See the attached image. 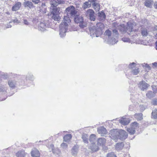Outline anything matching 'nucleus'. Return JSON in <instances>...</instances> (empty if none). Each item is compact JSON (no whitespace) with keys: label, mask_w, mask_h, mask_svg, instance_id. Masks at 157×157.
Returning a JSON list of instances; mask_svg holds the SVG:
<instances>
[{"label":"nucleus","mask_w":157,"mask_h":157,"mask_svg":"<svg viewBox=\"0 0 157 157\" xmlns=\"http://www.w3.org/2000/svg\"><path fill=\"white\" fill-rule=\"evenodd\" d=\"M122 40L124 42H128L129 41V39L127 37H123L122 39Z\"/></svg>","instance_id":"obj_46"},{"label":"nucleus","mask_w":157,"mask_h":157,"mask_svg":"<svg viewBox=\"0 0 157 157\" xmlns=\"http://www.w3.org/2000/svg\"><path fill=\"white\" fill-rule=\"evenodd\" d=\"M107 157H117V156L113 152L108 153Z\"/></svg>","instance_id":"obj_40"},{"label":"nucleus","mask_w":157,"mask_h":157,"mask_svg":"<svg viewBox=\"0 0 157 157\" xmlns=\"http://www.w3.org/2000/svg\"><path fill=\"white\" fill-rule=\"evenodd\" d=\"M31 154L32 157H40V153L39 151L35 148L32 149L31 151Z\"/></svg>","instance_id":"obj_10"},{"label":"nucleus","mask_w":157,"mask_h":157,"mask_svg":"<svg viewBox=\"0 0 157 157\" xmlns=\"http://www.w3.org/2000/svg\"><path fill=\"white\" fill-rule=\"evenodd\" d=\"M156 47L155 48L156 50H157V41L155 43Z\"/></svg>","instance_id":"obj_58"},{"label":"nucleus","mask_w":157,"mask_h":157,"mask_svg":"<svg viewBox=\"0 0 157 157\" xmlns=\"http://www.w3.org/2000/svg\"><path fill=\"white\" fill-rule=\"evenodd\" d=\"M82 138L84 143L87 144L88 143V136L86 134H83Z\"/></svg>","instance_id":"obj_32"},{"label":"nucleus","mask_w":157,"mask_h":157,"mask_svg":"<svg viewBox=\"0 0 157 157\" xmlns=\"http://www.w3.org/2000/svg\"><path fill=\"white\" fill-rule=\"evenodd\" d=\"M3 91L1 89V88H0V91Z\"/></svg>","instance_id":"obj_60"},{"label":"nucleus","mask_w":157,"mask_h":157,"mask_svg":"<svg viewBox=\"0 0 157 157\" xmlns=\"http://www.w3.org/2000/svg\"><path fill=\"white\" fill-rule=\"evenodd\" d=\"M138 124L136 122H134L132 124L130 128H128L127 131L131 134H133L136 132V130L137 129Z\"/></svg>","instance_id":"obj_7"},{"label":"nucleus","mask_w":157,"mask_h":157,"mask_svg":"<svg viewBox=\"0 0 157 157\" xmlns=\"http://www.w3.org/2000/svg\"><path fill=\"white\" fill-rule=\"evenodd\" d=\"M138 68L135 69L133 70L132 71V73L134 75H137L139 72Z\"/></svg>","instance_id":"obj_39"},{"label":"nucleus","mask_w":157,"mask_h":157,"mask_svg":"<svg viewBox=\"0 0 157 157\" xmlns=\"http://www.w3.org/2000/svg\"><path fill=\"white\" fill-rule=\"evenodd\" d=\"M110 136L111 139L117 142L118 139L123 140L125 139L128 137V134L124 130L113 129L110 131Z\"/></svg>","instance_id":"obj_2"},{"label":"nucleus","mask_w":157,"mask_h":157,"mask_svg":"<svg viewBox=\"0 0 157 157\" xmlns=\"http://www.w3.org/2000/svg\"><path fill=\"white\" fill-rule=\"evenodd\" d=\"M12 27L11 25L10 24H7V25L6 26V28H11Z\"/></svg>","instance_id":"obj_56"},{"label":"nucleus","mask_w":157,"mask_h":157,"mask_svg":"<svg viewBox=\"0 0 157 157\" xmlns=\"http://www.w3.org/2000/svg\"><path fill=\"white\" fill-rule=\"evenodd\" d=\"M50 149H51L52 150V151L53 153H55V151L54 149V145L53 144H51L50 145V147H49Z\"/></svg>","instance_id":"obj_48"},{"label":"nucleus","mask_w":157,"mask_h":157,"mask_svg":"<svg viewBox=\"0 0 157 157\" xmlns=\"http://www.w3.org/2000/svg\"><path fill=\"white\" fill-rule=\"evenodd\" d=\"M42 6V7H43V6H45V3H43L42 4V5L41 6V7Z\"/></svg>","instance_id":"obj_57"},{"label":"nucleus","mask_w":157,"mask_h":157,"mask_svg":"<svg viewBox=\"0 0 157 157\" xmlns=\"http://www.w3.org/2000/svg\"><path fill=\"white\" fill-rule=\"evenodd\" d=\"M62 0H51L50 3L52 6L56 7L61 3Z\"/></svg>","instance_id":"obj_15"},{"label":"nucleus","mask_w":157,"mask_h":157,"mask_svg":"<svg viewBox=\"0 0 157 157\" xmlns=\"http://www.w3.org/2000/svg\"><path fill=\"white\" fill-rule=\"evenodd\" d=\"M2 76H0V78L2 77Z\"/></svg>","instance_id":"obj_62"},{"label":"nucleus","mask_w":157,"mask_h":157,"mask_svg":"<svg viewBox=\"0 0 157 157\" xmlns=\"http://www.w3.org/2000/svg\"><path fill=\"white\" fill-rule=\"evenodd\" d=\"M78 152V148L76 146H74L72 149L71 153L73 155H76Z\"/></svg>","instance_id":"obj_26"},{"label":"nucleus","mask_w":157,"mask_h":157,"mask_svg":"<svg viewBox=\"0 0 157 157\" xmlns=\"http://www.w3.org/2000/svg\"><path fill=\"white\" fill-rule=\"evenodd\" d=\"M52 17L55 21H58L60 19V17L59 15H52Z\"/></svg>","instance_id":"obj_34"},{"label":"nucleus","mask_w":157,"mask_h":157,"mask_svg":"<svg viewBox=\"0 0 157 157\" xmlns=\"http://www.w3.org/2000/svg\"><path fill=\"white\" fill-rule=\"evenodd\" d=\"M91 3L88 2H85L82 6V8L84 10L90 8L91 6Z\"/></svg>","instance_id":"obj_22"},{"label":"nucleus","mask_w":157,"mask_h":157,"mask_svg":"<svg viewBox=\"0 0 157 157\" xmlns=\"http://www.w3.org/2000/svg\"><path fill=\"white\" fill-rule=\"evenodd\" d=\"M89 149H90L93 152H96L99 150L98 147L94 143H92L89 147Z\"/></svg>","instance_id":"obj_12"},{"label":"nucleus","mask_w":157,"mask_h":157,"mask_svg":"<svg viewBox=\"0 0 157 157\" xmlns=\"http://www.w3.org/2000/svg\"><path fill=\"white\" fill-rule=\"evenodd\" d=\"M23 22L25 25H29V22L26 19L23 20Z\"/></svg>","instance_id":"obj_51"},{"label":"nucleus","mask_w":157,"mask_h":157,"mask_svg":"<svg viewBox=\"0 0 157 157\" xmlns=\"http://www.w3.org/2000/svg\"><path fill=\"white\" fill-rule=\"evenodd\" d=\"M98 132L101 136H103L107 133V131L105 128L101 127L98 129Z\"/></svg>","instance_id":"obj_13"},{"label":"nucleus","mask_w":157,"mask_h":157,"mask_svg":"<svg viewBox=\"0 0 157 157\" xmlns=\"http://www.w3.org/2000/svg\"><path fill=\"white\" fill-rule=\"evenodd\" d=\"M105 18V15L102 11L99 12L98 13V19L101 21H104Z\"/></svg>","instance_id":"obj_16"},{"label":"nucleus","mask_w":157,"mask_h":157,"mask_svg":"<svg viewBox=\"0 0 157 157\" xmlns=\"http://www.w3.org/2000/svg\"><path fill=\"white\" fill-rule=\"evenodd\" d=\"M92 7L96 11L99 10L100 5L99 4L96 2L93 3L92 4Z\"/></svg>","instance_id":"obj_20"},{"label":"nucleus","mask_w":157,"mask_h":157,"mask_svg":"<svg viewBox=\"0 0 157 157\" xmlns=\"http://www.w3.org/2000/svg\"><path fill=\"white\" fill-rule=\"evenodd\" d=\"M141 33L143 36H146L148 35V32L146 29L142 28L141 29Z\"/></svg>","instance_id":"obj_25"},{"label":"nucleus","mask_w":157,"mask_h":157,"mask_svg":"<svg viewBox=\"0 0 157 157\" xmlns=\"http://www.w3.org/2000/svg\"><path fill=\"white\" fill-rule=\"evenodd\" d=\"M154 6L155 8L157 9V2H155L154 4Z\"/></svg>","instance_id":"obj_53"},{"label":"nucleus","mask_w":157,"mask_h":157,"mask_svg":"<svg viewBox=\"0 0 157 157\" xmlns=\"http://www.w3.org/2000/svg\"><path fill=\"white\" fill-rule=\"evenodd\" d=\"M155 94L151 91H148L146 94V96L149 98H151L155 96Z\"/></svg>","instance_id":"obj_27"},{"label":"nucleus","mask_w":157,"mask_h":157,"mask_svg":"<svg viewBox=\"0 0 157 157\" xmlns=\"http://www.w3.org/2000/svg\"><path fill=\"white\" fill-rule=\"evenodd\" d=\"M144 67H146L147 68L148 70H150L151 69V67H150L149 66L148 64H145Z\"/></svg>","instance_id":"obj_52"},{"label":"nucleus","mask_w":157,"mask_h":157,"mask_svg":"<svg viewBox=\"0 0 157 157\" xmlns=\"http://www.w3.org/2000/svg\"><path fill=\"white\" fill-rule=\"evenodd\" d=\"M105 36H108V38L110 39L111 38V32L108 29L106 30L104 33Z\"/></svg>","instance_id":"obj_35"},{"label":"nucleus","mask_w":157,"mask_h":157,"mask_svg":"<svg viewBox=\"0 0 157 157\" xmlns=\"http://www.w3.org/2000/svg\"><path fill=\"white\" fill-rule=\"evenodd\" d=\"M56 152V153H57V152Z\"/></svg>","instance_id":"obj_63"},{"label":"nucleus","mask_w":157,"mask_h":157,"mask_svg":"<svg viewBox=\"0 0 157 157\" xmlns=\"http://www.w3.org/2000/svg\"><path fill=\"white\" fill-rule=\"evenodd\" d=\"M151 104L152 105H157V99L152 100L151 102Z\"/></svg>","instance_id":"obj_42"},{"label":"nucleus","mask_w":157,"mask_h":157,"mask_svg":"<svg viewBox=\"0 0 157 157\" xmlns=\"http://www.w3.org/2000/svg\"><path fill=\"white\" fill-rule=\"evenodd\" d=\"M152 116L153 118L156 119L157 118V109H154L152 112Z\"/></svg>","instance_id":"obj_33"},{"label":"nucleus","mask_w":157,"mask_h":157,"mask_svg":"<svg viewBox=\"0 0 157 157\" xmlns=\"http://www.w3.org/2000/svg\"><path fill=\"white\" fill-rule=\"evenodd\" d=\"M108 42L109 44L113 45L117 42V40H116L115 38L113 37L112 38H110V39H109Z\"/></svg>","instance_id":"obj_30"},{"label":"nucleus","mask_w":157,"mask_h":157,"mask_svg":"<svg viewBox=\"0 0 157 157\" xmlns=\"http://www.w3.org/2000/svg\"><path fill=\"white\" fill-rule=\"evenodd\" d=\"M149 86L148 84L144 81L140 82L138 84V86L140 89L142 91H144L147 90Z\"/></svg>","instance_id":"obj_9"},{"label":"nucleus","mask_w":157,"mask_h":157,"mask_svg":"<svg viewBox=\"0 0 157 157\" xmlns=\"http://www.w3.org/2000/svg\"><path fill=\"white\" fill-rule=\"evenodd\" d=\"M117 29H114L113 30V32L114 34V37H117L118 36V31L117 30Z\"/></svg>","instance_id":"obj_41"},{"label":"nucleus","mask_w":157,"mask_h":157,"mask_svg":"<svg viewBox=\"0 0 157 157\" xmlns=\"http://www.w3.org/2000/svg\"><path fill=\"white\" fill-rule=\"evenodd\" d=\"M11 22H13L14 23H18L20 22V21L17 19V18H15L14 19H13L12 21H11L10 22V23H11Z\"/></svg>","instance_id":"obj_47"},{"label":"nucleus","mask_w":157,"mask_h":157,"mask_svg":"<svg viewBox=\"0 0 157 157\" xmlns=\"http://www.w3.org/2000/svg\"><path fill=\"white\" fill-rule=\"evenodd\" d=\"M23 5L25 7H29L30 9L34 7L32 2L29 1L25 0L23 3Z\"/></svg>","instance_id":"obj_11"},{"label":"nucleus","mask_w":157,"mask_h":157,"mask_svg":"<svg viewBox=\"0 0 157 157\" xmlns=\"http://www.w3.org/2000/svg\"><path fill=\"white\" fill-rule=\"evenodd\" d=\"M95 136L94 134H92L90 137V142L91 143V144L92 143H94V142L95 141Z\"/></svg>","instance_id":"obj_36"},{"label":"nucleus","mask_w":157,"mask_h":157,"mask_svg":"<svg viewBox=\"0 0 157 157\" xmlns=\"http://www.w3.org/2000/svg\"><path fill=\"white\" fill-rule=\"evenodd\" d=\"M96 0H88V1L90 3H91V2H95Z\"/></svg>","instance_id":"obj_54"},{"label":"nucleus","mask_w":157,"mask_h":157,"mask_svg":"<svg viewBox=\"0 0 157 157\" xmlns=\"http://www.w3.org/2000/svg\"><path fill=\"white\" fill-rule=\"evenodd\" d=\"M140 110L142 111H144L146 108L143 105H140Z\"/></svg>","instance_id":"obj_49"},{"label":"nucleus","mask_w":157,"mask_h":157,"mask_svg":"<svg viewBox=\"0 0 157 157\" xmlns=\"http://www.w3.org/2000/svg\"><path fill=\"white\" fill-rule=\"evenodd\" d=\"M152 64L153 66H155V67H157V63L155 62L154 63H153Z\"/></svg>","instance_id":"obj_55"},{"label":"nucleus","mask_w":157,"mask_h":157,"mask_svg":"<svg viewBox=\"0 0 157 157\" xmlns=\"http://www.w3.org/2000/svg\"><path fill=\"white\" fill-rule=\"evenodd\" d=\"M60 8L56 7L53 8L52 11V15H59L60 13Z\"/></svg>","instance_id":"obj_24"},{"label":"nucleus","mask_w":157,"mask_h":157,"mask_svg":"<svg viewBox=\"0 0 157 157\" xmlns=\"http://www.w3.org/2000/svg\"><path fill=\"white\" fill-rule=\"evenodd\" d=\"M32 2L35 4H38L40 2V0H32Z\"/></svg>","instance_id":"obj_50"},{"label":"nucleus","mask_w":157,"mask_h":157,"mask_svg":"<svg viewBox=\"0 0 157 157\" xmlns=\"http://www.w3.org/2000/svg\"><path fill=\"white\" fill-rule=\"evenodd\" d=\"M76 13L77 11L75 9L67 13V16H64L63 20L59 25V34L61 37H63L66 35L65 33L67 30L68 24L71 21L69 17H75Z\"/></svg>","instance_id":"obj_1"},{"label":"nucleus","mask_w":157,"mask_h":157,"mask_svg":"<svg viewBox=\"0 0 157 157\" xmlns=\"http://www.w3.org/2000/svg\"><path fill=\"white\" fill-rule=\"evenodd\" d=\"M71 137L72 136L71 134H67L63 137V140L65 142L69 140Z\"/></svg>","instance_id":"obj_31"},{"label":"nucleus","mask_w":157,"mask_h":157,"mask_svg":"<svg viewBox=\"0 0 157 157\" xmlns=\"http://www.w3.org/2000/svg\"><path fill=\"white\" fill-rule=\"evenodd\" d=\"M155 38L157 39V33H156V34L155 35Z\"/></svg>","instance_id":"obj_59"},{"label":"nucleus","mask_w":157,"mask_h":157,"mask_svg":"<svg viewBox=\"0 0 157 157\" xmlns=\"http://www.w3.org/2000/svg\"><path fill=\"white\" fill-rule=\"evenodd\" d=\"M127 26L126 28L124 24L119 25V30L123 33H124L126 32L129 34V32L130 33L131 32L134 31L133 29L134 25L130 23H127Z\"/></svg>","instance_id":"obj_4"},{"label":"nucleus","mask_w":157,"mask_h":157,"mask_svg":"<svg viewBox=\"0 0 157 157\" xmlns=\"http://www.w3.org/2000/svg\"><path fill=\"white\" fill-rule=\"evenodd\" d=\"M152 87L153 91V93L155 94L157 92V86L154 85L152 86Z\"/></svg>","instance_id":"obj_43"},{"label":"nucleus","mask_w":157,"mask_h":157,"mask_svg":"<svg viewBox=\"0 0 157 157\" xmlns=\"http://www.w3.org/2000/svg\"><path fill=\"white\" fill-rule=\"evenodd\" d=\"M136 64L135 63H132L129 65V67L130 68H133L136 66Z\"/></svg>","instance_id":"obj_45"},{"label":"nucleus","mask_w":157,"mask_h":157,"mask_svg":"<svg viewBox=\"0 0 157 157\" xmlns=\"http://www.w3.org/2000/svg\"><path fill=\"white\" fill-rule=\"evenodd\" d=\"M61 147L64 149H66L67 148V145L66 143H63L61 144Z\"/></svg>","instance_id":"obj_44"},{"label":"nucleus","mask_w":157,"mask_h":157,"mask_svg":"<svg viewBox=\"0 0 157 157\" xmlns=\"http://www.w3.org/2000/svg\"><path fill=\"white\" fill-rule=\"evenodd\" d=\"M21 6V3L20 2L16 3L12 7V10L16 11L19 9Z\"/></svg>","instance_id":"obj_14"},{"label":"nucleus","mask_w":157,"mask_h":157,"mask_svg":"<svg viewBox=\"0 0 157 157\" xmlns=\"http://www.w3.org/2000/svg\"><path fill=\"white\" fill-rule=\"evenodd\" d=\"M8 84L11 88H13L16 84V81L15 80H10L8 82Z\"/></svg>","instance_id":"obj_17"},{"label":"nucleus","mask_w":157,"mask_h":157,"mask_svg":"<svg viewBox=\"0 0 157 157\" xmlns=\"http://www.w3.org/2000/svg\"><path fill=\"white\" fill-rule=\"evenodd\" d=\"M32 76H33V75H31V78H32Z\"/></svg>","instance_id":"obj_61"},{"label":"nucleus","mask_w":157,"mask_h":157,"mask_svg":"<svg viewBox=\"0 0 157 157\" xmlns=\"http://www.w3.org/2000/svg\"><path fill=\"white\" fill-rule=\"evenodd\" d=\"M153 0H146L144 2V5L147 7L151 8L153 4Z\"/></svg>","instance_id":"obj_21"},{"label":"nucleus","mask_w":157,"mask_h":157,"mask_svg":"<svg viewBox=\"0 0 157 157\" xmlns=\"http://www.w3.org/2000/svg\"><path fill=\"white\" fill-rule=\"evenodd\" d=\"M112 27L114 29H118L119 28V25L117 23L114 22L112 24Z\"/></svg>","instance_id":"obj_37"},{"label":"nucleus","mask_w":157,"mask_h":157,"mask_svg":"<svg viewBox=\"0 0 157 157\" xmlns=\"http://www.w3.org/2000/svg\"><path fill=\"white\" fill-rule=\"evenodd\" d=\"M74 21L76 23H79V26L82 28H83L86 26V24L83 21V17L80 15L76 16L74 18Z\"/></svg>","instance_id":"obj_5"},{"label":"nucleus","mask_w":157,"mask_h":157,"mask_svg":"<svg viewBox=\"0 0 157 157\" xmlns=\"http://www.w3.org/2000/svg\"><path fill=\"white\" fill-rule=\"evenodd\" d=\"M86 17L91 21H94L96 19L94 11L91 9L88 10L85 13Z\"/></svg>","instance_id":"obj_6"},{"label":"nucleus","mask_w":157,"mask_h":157,"mask_svg":"<svg viewBox=\"0 0 157 157\" xmlns=\"http://www.w3.org/2000/svg\"><path fill=\"white\" fill-rule=\"evenodd\" d=\"M48 23L49 22L47 21L40 22L38 25V29L42 31H44L46 28L48 27Z\"/></svg>","instance_id":"obj_8"},{"label":"nucleus","mask_w":157,"mask_h":157,"mask_svg":"<svg viewBox=\"0 0 157 157\" xmlns=\"http://www.w3.org/2000/svg\"><path fill=\"white\" fill-rule=\"evenodd\" d=\"M104 28L103 24L99 22L94 26L92 27L90 29V35L92 37L95 36L98 37L101 35L103 32V30Z\"/></svg>","instance_id":"obj_3"},{"label":"nucleus","mask_w":157,"mask_h":157,"mask_svg":"<svg viewBox=\"0 0 157 157\" xmlns=\"http://www.w3.org/2000/svg\"><path fill=\"white\" fill-rule=\"evenodd\" d=\"M75 7L73 6H70L68 7H67L65 10V11L66 12V13L69 12L71 10H72L73 9H75Z\"/></svg>","instance_id":"obj_38"},{"label":"nucleus","mask_w":157,"mask_h":157,"mask_svg":"<svg viewBox=\"0 0 157 157\" xmlns=\"http://www.w3.org/2000/svg\"><path fill=\"white\" fill-rule=\"evenodd\" d=\"M156 29V30H157V29Z\"/></svg>","instance_id":"obj_64"},{"label":"nucleus","mask_w":157,"mask_h":157,"mask_svg":"<svg viewBox=\"0 0 157 157\" xmlns=\"http://www.w3.org/2000/svg\"><path fill=\"white\" fill-rule=\"evenodd\" d=\"M26 154L27 153L25 152L24 150H22L16 153V155L17 157H25Z\"/></svg>","instance_id":"obj_19"},{"label":"nucleus","mask_w":157,"mask_h":157,"mask_svg":"<svg viewBox=\"0 0 157 157\" xmlns=\"http://www.w3.org/2000/svg\"><path fill=\"white\" fill-rule=\"evenodd\" d=\"M106 140L104 138H100L98 140V144L100 146H103L105 143Z\"/></svg>","instance_id":"obj_23"},{"label":"nucleus","mask_w":157,"mask_h":157,"mask_svg":"<svg viewBox=\"0 0 157 157\" xmlns=\"http://www.w3.org/2000/svg\"><path fill=\"white\" fill-rule=\"evenodd\" d=\"M124 146V144L122 143H117L115 146L116 149L119 150L122 149Z\"/></svg>","instance_id":"obj_28"},{"label":"nucleus","mask_w":157,"mask_h":157,"mask_svg":"<svg viewBox=\"0 0 157 157\" xmlns=\"http://www.w3.org/2000/svg\"><path fill=\"white\" fill-rule=\"evenodd\" d=\"M120 123L124 125L128 124L130 122V120L128 118L123 119L119 120Z\"/></svg>","instance_id":"obj_18"},{"label":"nucleus","mask_w":157,"mask_h":157,"mask_svg":"<svg viewBox=\"0 0 157 157\" xmlns=\"http://www.w3.org/2000/svg\"><path fill=\"white\" fill-rule=\"evenodd\" d=\"M135 118L138 120L140 121L143 119V114L142 113H136L135 115Z\"/></svg>","instance_id":"obj_29"}]
</instances>
